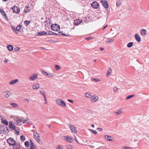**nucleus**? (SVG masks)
<instances>
[{
  "instance_id": "a211bd4d",
  "label": "nucleus",
  "mask_w": 149,
  "mask_h": 149,
  "mask_svg": "<svg viewBox=\"0 0 149 149\" xmlns=\"http://www.w3.org/2000/svg\"><path fill=\"white\" fill-rule=\"evenodd\" d=\"M135 39L136 40L137 42H141V39L140 37L137 33L136 34L134 35Z\"/></svg>"
},
{
  "instance_id": "423d86ee",
  "label": "nucleus",
  "mask_w": 149,
  "mask_h": 149,
  "mask_svg": "<svg viewBox=\"0 0 149 149\" xmlns=\"http://www.w3.org/2000/svg\"><path fill=\"white\" fill-rule=\"evenodd\" d=\"M103 138L107 141H113L114 140V138L113 137L107 135H104Z\"/></svg>"
},
{
  "instance_id": "7c9ffc66",
  "label": "nucleus",
  "mask_w": 149,
  "mask_h": 149,
  "mask_svg": "<svg viewBox=\"0 0 149 149\" xmlns=\"http://www.w3.org/2000/svg\"><path fill=\"white\" fill-rule=\"evenodd\" d=\"M114 39L113 38H108L107 40L106 41V43H109L110 42H112L114 41Z\"/></svg>"
},
{
  "instance_id": "1a4fd4ad",
  "label": "nucleus",
  "mask_w": 149,
  "mask_h": 149,
  "mask_svg": "<svg viewBox=\"0 0 149 149\" xmlns=\"http://www.w3.org/2000/svg\"><path fill=\"white\" fill-rule=\"evenodd\" d=\"M7 143L10 145H15V141L11 138H9L7 140Z\"/></svg>"
},
{
  "instance_id": "49530a36",
  "label": "nucleus",
  "mask_w": 149,
  "mask_h": 149,
  "mask_svg": "<svg viewBox=\"0 0 149 149\" xmlns=\"http://www.w3.org/2000/svg\"><path fill=\"white\" fill-rule=\"evenodd\" d=\"M20 48L18 47H16L14 48V50L15 52H18L20 50Z\"/></svg>"
},
{
  "instance_id": "9b49d317",
  "label": "nucleus",
  "mask_w": 149,
  "mask_h": 149,
  "mask_svg": "<svg viewBox=\"0 0 149 149\" xmlns=\"http://www.w3.org/2000/svg\"><path fill=\"white\" fill-rule=\"evenodd\" d=\"M12 10L14 12L17 13H19L20 10L19 8L15 6H13L12 8Z\"/></svg>"
},
{
  "instance_id": "de8ad7c7",
  "label": "nucleus",
  "mask_w": 149,
  "mask_h": 149,
  "mask_svg": "<svg viewBox=\"0 0 149 149\" xmlns=\"http://www.w3.org/2000/svg\"><path fill=\"white\" fill-rule=\"evenodd\" d=\"M87 112L89 114H92L93 113V111L91 109H88L87 110Z\"/></svg>"
},
{
  "instance_id": "6e6d98bb",
  "label": "nucleus",
  "mask_w": 149,
  "mask_h": 149,
  "mask_svg": "<svg viewBox=\"0 0 149 149\" xmlns=\"http://www.w3.org/2000/svg\"><path fill=\"white\" fill-rule=\"evenodd\" d=\"M53 32L51 31H49L48 32V34L49 35H52Z\"/></svg>"
},
{
  "instance_id": "f257e3e1",
  "label": "nucleus",
  "mask_w": 149,
  "mask_h": 149,
  "mask_svg": "<svg viewBox=\"0 0 149 149\" xmlns=\"http://www.w3.org/2000/svg\"><path fill=\"white\" fill-rule=\"evenodd\" d=\"M34 138L36 141L40 144H42V142L40 140V137L39 134L37 133L36 132H35L34 134Z\"/></svg>"
},
{
  "instance_id": "69168bd1",
  "label": "nucleus",
  "mask_w": 149,
  "mask_h": 149,
  "mask_svg": "<svg viewBox=\"0 0 149 149\" xmlns=\"http://www.w3.org/2000/svg\"><path fill=\"white\" fill-rule=\"evenodd\" d=\"M8 61L7 60H6L4 61V63H7L8 62Z\"/></svg>"
},
{
  "instance_id": "72a5a7b5",
  "label": "nucleus",
  "mask_w": 149,
  "mask_h": 149,
  "mask_svg": "<svg viewBox=\"0 0 149 149\" xmlns=\"http://www.w3.org/2000/svg\"><path fill=\"white\" fill-rule=\"evenodd\" d=\"M21 26L20 25H19L17 26L16 28V29L17 30V31L18 32L20 31L21 29Z\"/></svg>"
},
{
  "instance_id": "2eb2a0df",
  "label": "nucleus",
  "mask_w": 149,
  "mask_h": 149,
  "mask_svg": "<svg viewBox=\"0 0 149 149\" xmlns=\"http://www.w3.org/2000/svg\"><path fill=\"white\" fill-rule=\"evenodd\" d=\"M9 127L12 130H15V126L14 124H13V122L12 121L10 122L9 123Z\"/></svg>"
},
{
  "instance_id": "6e6552de",
  "label": "nucleus",
  "mask_w": 149,
  "mask_h": 149,
  "mask_svg": "<svg viewBox=\"0 0 149 149\" xmlns=\"http://www.w3.org/2000/svg\"><path fill=\"white\" fill-rule=\"evenodd\" d=\"M69 126L73 133H76L77 132V129L74 126L70 124Z\"/></svg>"
},
{
  "instance_id": "4468645a",
  "label": "nucleus",
  "mask_w": 149,
  "mask_h": 149,
  "mask_svg": "<svg viewBox=\"0 0 149 149\" xmlns=\"http://www.w3.org/2000/svg\"><path fill=\"white\" fill-rule=\"evenodd\" d=\"M82 22V20L79 19H76L74 20V24L75 25L77 26Z\"/></svg>"
},
{
  "instance_id": "052dcab7",
  "label": "nucleus",
  "mask_w": 149,
  "mask_h": 149,
  "mask_svg": "<svg viewBox=\"0 0 149 149\" xmlns=\"http://www.w3.org/2000/svg\"><path fill=\"white\" fill-rule=\"evenodd\" d=\"M97 129H99V130L100 131H101L103 130L101 128H97Z\"/></svg>"
},
{
  "instance_id": "a19ab883",
  "label": "nucleus",
  "mask_w": 149,
  "mask_h": 149,
  "mask_svg": "<svg viewBox=\"0 0 149 149\" xmlns=\"http://www.w3.org/2000/svg\"><path fill=\"white\" fill-rule=\"evenodd\" d=\"M30 23L31 21H30L26 20L24 22V24L26 25L29 24Z\"/></svg>"
},
{
  "instance_id": "37998d69",
  "label": "nucleus",
  "mask_w": 149,
  "mask_h": 149,
  "mask_svg": "<svg viewBox=\"0 0 149 149\" xmlns=\"http://www.w3.org/2000/svg\"><path fill=\"white\" fill-rule=\"evenodd\" d=\"M25 146L26 148H28L29 146V143L28 141H26L25 143Z\"/></svg>"
},
{
  "instance_id": "c85d7f7f",
  "label": "nucleus",
  "mask_w": 149,
  "mask_h": 149,
  "mask_svg": "<svg viewBox=\"0 0 149 149\" xmlns=\"http://www.w3.org/2000/svg\"><path fill=\"white\" fill-rule=\"evenodd\" d=\"M134 43L132 42H131L128 43L127 45V46L128 48L131 47L133 45Z\"/></svg>"
},
{
  "instance_id": "13d9d810",
  "label": "nucleus",
  "mask_w": 149,
  "mask_h": 149,
  "mask_svg": "<svg viewBox=\"0 0 149 149\" xmlns=\"http://www.w3.org/2000/svg\"><path fill=\"white\" fill-rule=\"evenodd\" d=\"M124 148L125 149H131V148L129 147H124Z\"/></svg>"
},
{
  "instance_id": "79ce46f5",
  "label": "nucleus",
  "mask_w": 149,
  "mask_h": 149,
  "mask_svg": "<svg viewBox=\"0 0 149 149\" xmlns=\"http://www.w3.org/2000/svg\"><path fill=\"white\" fill-rule=\"evenodd\" d=\"M134 96V95H129L126 97V100H127L128 99H129L132 97Z\"/></svg>"
},
{
  "instance_id": "20e7f679",
  "label": "nucleus",
  "mask_w": 149,
  "mask_h": 149,
  "mask_svg": "<svg viewBox=\"0 0 149 149\" xmlns=\"http://www.w3.org/2000/svg\"><path fill=\"white\" fill-rule=\"evenodd\" d=\"M52 29L55 31H58L60 30L59 25L57 24H53L51 26Z\"/></svg>"
},
{
  "instance_id": "bf43d9fd",
  "label": "nucleus",
  "mask_w": 149,
  "mask_h": 149,
  "mask_svg": "<svg viewBox=\"0 0 149 149\" xmlns=\"http://www.w3.org/2000/svg\"><path fill=\"white\" fill-rule=\"evenodd\" d=\"M28 120V119H26V120H24L23 121V123H25L26 121H27Z\"/></svg>"
},
{
  "instance_id": "c756f323",
  "label": "nucleus",
  "mask_w": 149,
  "mask_h": 149,
  "mask_svg": "<svg viewBox=\"0 0 149 149\" xmlns=\"http://www.w3.org/2000/svg\"><path fill=\"white\" fill-rule=\"evenodd\" d=\"M22 119H19L16 121V124L18 125H21V123L22 122Z\"/></svg>"
},
{
  "instance_id": "39448f33",
  "label": "nucleus",
  "mask_w": 149,
  "mask_h": 149,
  "mask_svg": "<svg viewBox=\"0 0 149 149\" xmlns=\"http://www.w3.org/2000/svg\"><path fill=\"white\" fill-rule=\"evenodd\" d=\"M38 78V75L36 73H33L29 77V79L30 80L34 81Z\"/></svg>"
},
{
  "instance_id": "f3484780",
  "label": "nucleus",
  "mask_w": 149,
  "mask_h": 149,
  "mask_svg": "<svg viewBox=\"0 0 149 149\" xmlns=\"http://www.w3.org/2000/svg\"><path fill=\"white\" fill-rule=\"evenodd\" d=\"M0 13L2 15L3 17L4 18L6 19L7 20V17L4 10L1 9H0Z\"/></svg>"
},
{
  "instance_id": "9d476101",
  "label": "nucleus",
  "mask_w": 149,
  "mask_h": 149,
  "mask_svg": "<svg viewBox=\"0 0 149 149\" xmlns=\"http://www.w3.org/2000/svg\"><path fill=\"white\" fill-rule=\"evenodd\" d=\"M92 7L94 8L97 9L99 6V4L96 1H94L91 4Z\"/></svg>"
},
{
  "instance_id": "a878e982",
  "label": "nucleus",
  "mask_w": 149,
  "mask_h": 149,
  "mask_svg": "<svg viewBox=\"0 0 149 149\" xmlns=\"http://www.w3.org/2000/svg\"><path fill=\"white\" fill-rule=\"evenodd\" d=\"M141 34L143 36H145L146 34V30L143 29L141 30Z\"/></svg>"
},
{
  "instance_id": "ea45409f",
  "label": "nucleus",
  "mask_w": 149,
  "mask_h": 149,
  "mask_svg": "<svg viewBox=\"0 0 149 149\" xmlns=\"http://www.w3.org/2000/svg\"><path fill=\"white\" fill-rule=\"evenodd\" d=\"M66 147L68 149H72L73 148L72 146L69 145H66Z\"/></svg>"
},
{
  "instance_id": "4c0bfd02",
  "label": "nucleus",
  "mask_w": 149,
  "mask_h": 149,
  "mask_svg": "<svg viewBox=\"0 0 149 149\" xmlns=\"http://www.w3.org/2000/svg\"><path fill=\"white\" fill-rule=\"evenodd\" d=\"M121 3V1L120 0H118L117 1L116 5L117 6H120Z\"/></svg>"
},
{
  "instance_id": "dca6fc26",
  "label": "nucleus",
  "mask_w": 149,
  "mask_h": 149,
  "mask_svg": "<svg viewBox=\"0 0 149 149\" xmlns=\"http://www.w3.org/2000/svg\"><path fill=\"white\" fill-rule=\"evenodd\" d=\"M40 88V84L38 83H35L32 85V88L34 90H36Z\"/></svg>"
},
{
  "instance_id": "a18cd8bd",
  "label": "nucleus",
  "mask_w": 149,
  "mask_h": 149,
  "mask_svg": "<svg viewBox=\"0 0 149 149\" xmlns=\"http://www.w3.org/2000/svg\"><path fill=\"white\" fill-rule=\"evenodd\" d=\"M89 130L94 134H96L97 133V131L95 130L91 129H89Z\"/></svg>"
},
{
  "instance_id": "473e14b6",
  "label": "nucleus",
  "mask_w": 149,
  "mask_h": 149,
  "mask_svg": "<svg viewBox=\"0 0 149 149\" xmlns=\"http://www.w3.org/2000/svg\"><path fill=\"white\" fill-rule=\"evenodd\" d=\"M91 94H90V93H86L85 96L86 97L89 98L91 96Z\"/></svg>"
},
{
  "instance_id": "4be33fe9",
  "label": "nucleus",
  "mask_w": 149,
  "mask_h": 149,
  "mask_svg": "<svg viewBox=\"0 0 149 149\" xmlns=\"http://www.w3.org/2000/svg\"><path fill=\"white\" fill-rule=\"evenodd\" d=\"M65 138H66L67 141L70 142H73V138L71 137L70 138L68 137H65Z\"/></svg>"
},
{
  "instance_id": "aec40b11",
  "label": "nucleus",
  "mask_w": 149,
  "mask_h": 149,
  "mask_svg": "<svg viewBox=\"0 0 149 149\" xmlns=\"http://www.w3.org/2000/svg\"><path fill=\"white\" fill-rule=\"evenodd\" d=\"M30 148L29 149H35L36 147L31 140H30Z\"/></svg>"
},
{
  "instance_id": "6ab92c4d",
  "label": "nucleus",
  "mask_w": 149,
  "mask_h": 149,
  "mask_svg": "<svg viewBox=\"0 0 149 149\" xmlns=\"http://www.w3.org/2000/svg\"><path fill=\"white\" fill-rule=\"evenodd\" d=\"M123 108H120L117 111L114 112V114L116 116L119 115L123 113Z\"/></svg>"
},
{
  "instance_id": "c9c22d12",
  "label": "nucleus",
  "mask_w": 149,
  "mask_h": 149,
  "mask_svg": "<svg viewBox=\"0 0 149 149\" xmlns=\"http://www.w3.org/2000/svg\"><path fill=\"white\" fill-rule=\"evenodd\" d=\"M55 68L57 71L58 70L61 68V67L59 65H55Z\"/></svg>"
},
{
  "instance_id": "0e129e2a",
  "label": "nucleus",
  "mask_w": 149,
  "mask_h": 149,
  "mask_svg": "<svg viewBox=\"0 0 149 149\" xmlns=\"http://www.w3.org/2000/svg\"><path fill=\"white\" fill-rule=\"evenodd\" d=\"M100 49L101 51H103L104 50V49L102 47H100Z\"/></svg>"
},
{
  "instance_id": "3c124183",
  "label": "nucleus",
  "mask_w": 149,
  "mask_h": 149,
  "mask_svg": "<svg viewBox=\"0 0 149 149\" xmlns=\"http://www.w3.org/2000/svg\"><path fill=\"white\" fill-rule=\"evenodd\" d=\"M118 90V88L116 87H114L113 88V91L114 92Z\"/></svg>"
},
{
  "instance_id": "b1692460",
  "label": "nucleus",
  "mask_w": 149,
  "mask_h": 149,
  "mask_svg": "<svg viewBox=\"0 0 149 149\" xmlns=\"http://www.w3.org/2000/svg\"><path fill=\"white\" fill-rule=\"evenodd\" d=\"M18 80L17 79H15L14 80H13L11 81H10L9 82V84L10 85H13L14 84H15L16 83L17 81H18Z\"/></svg>"
},
{
  "instance_id": "e433bc0d",
  "label": "nucleus",
  "mask_w": 149,
  "mask_h": 149,
  "mask_svg": "<svg viewBox=\"0 0 149 149\" xmlns=\"http://www.w3.org/2000/svg\"><path fill=\"white\" fill-rule=\"evenodd\" d=\"M20 148V144H17L16 146L14 147V149H19Z\"/></svg>"
},
{
  "instance_id": "412c9836",
  "label": "nucleus",
  "mask_w": 149,
  "mask_h": 149,
  "mask_svg": "<svg viewBox=\"0 0 149 149\" xmlns=\"http://www.w3.org/2000/svg\"><path fill=\"white\" fill-rule=\"evenodd\" d=\"M112 71V70L111 68H109L106 74V77H107L110 75Z\"/></svg>"
},
{
  "instance_id": "4d7b16f0",
  "label": "nucleus",
  "mask_w": 149,
  "mask_h": 149,
  "mask_svg": "<svg viewBox=\"0 0 149 149\" xmlns=\"http://www.w3.org/2000/svg\"><path fill=\"white\" fill-rule=\"evenodd\" d=\"M24 100L27 102H28L30 101V100L27 98L25 99Z\"/></svg>"
},
{
  "instance_id": "09e8293b",
  "label": "nucleus",
  "mask_w": 149,
  "mask_h": 149,
  "mask_svg": "<svg viewBox=\"0 0 149 149\" xmlns=\"http://www.w3.org/2000/svg\"><path fill=\"white\" fill-rule=\"evenodd\" d=\"M63 146L60 145L58 146L56 148V149H62Z\"/></svg>"
},
{
  "instance_id": "7ed1b4c3",
  "label": "nucleus",
  "mask_w": 149,
  "mask_h": 149,
  "mask_svg": "<svg viewBox=\"0 0 149 149\" xmlns=\"http://www.w3.org/2000/svg\"><path fill=\"white\" fill-rule=\"evenodd\" d=\"M42 72L44 76H47V77H51L54 76L53 73L49 72H46L44 70H42Z\"/></svg>"
},
{
  "instance_id": "393cba45",
  "label": "nucleus",
  "mask_w": 149,
  "mask_h": 149,
  "mask_svg": "<svg viewBox=\"0 0 149 149\" xmlns=\"http://www.w3.org/2000/svg\"><path fill=\"white\" fill-rule=\"evenodd\" d=\"M7 48L10 51H12L13 49V47L11 45H8Z\"/></svg>"
},
{
  "instance_id": "f03ea898",
  "label": "nucleus",
  "mask_w": 149,
  "mask_h": 149,
  "mask_svg": "<svg viewBox=\"0 0 149 149\" xmlns=\"http://www.w3.org/2000/svg\"><path fill=\"white\" fill-rule=\"evenodd\" d=\"M56 104L59 106L63 107H65L66 104L61 99L58 98L56 100Z\"/></svg>"
},
{
  "instance_id": "e2e57ef3",
  "label": "nucleus",
  "mask_w": 149,
  "mask_h": 149,
  "mask_svg": "<svg viewBox=\"0 0 149 149\" xmlns=\"http://www.w3.org/2000/svg\"><path fill=\"white\" fill-rule=\"evenodd\" d=\"M52 35H58V34L56 33H54V32H53V34H52Z\"/></svg>"
},
{
  "instance_id": "5701e85b",
  "label": "nucleus",
  "mask_w": 149,
  "mask_h": 149,
  "mask_svg": "<svg viewBox=\"0 0 149 149\" xmlns=\"http://www.w3.org/2000/svg\"><path fill=\"white\" fill-rule=\"evenodd\" d=\"M30 10V8L28 6H26L25 8L24 12L26 13L29 11Z\"/></svg>"
},
{
  "instance_id": "680f3d73",
  "label": "nucleus",
  "mask_w": 149,
  "mask_h": 149,
  "mask_svg": "<svg viewBox=\"0 0 149 149\" xmlns=\"http://www.w3.org/2000/svg\"><path fill=\"white\" fill-rule=\"evenodd\" d=\"M74 138H75V140L77 142V143H79V142L78 141V140H77V139L76 137L75 136H74Z\"/></svg>"
},
{
  "instance_id": "bb28decb",
  "label": "nucleus",
  "mask_w": 149,
  "mask_h": 149,
  "mask_svg": "<svg viewBox=\"0 0 149 149\" xmlns=\"http://www.w3.org/2000/svg\"><path fill=\"white\" fill-rule=\"evenodd\" d=\"M1 122L6 125H8V121L6 120H2Z\"/></svg>"
},
{
  "instance_id": "f8f14e48",
  "label": "nucleus",
  "mask_w": 149,
  "mask_h": 149,
  "mask_svg": "<svg viewBox=\"0 0 149 149\" xmlns=\"http://www.w3.org/2000/svg\"><path fill=\"white\" fill-rule=\"evenodd\" d=\"M101 2L103 6L105 8H108L109 7L108 2L106 0H102Z\"/></svg>"
},
{
  "instance_id": "774afa93",
  "label": "nucleus",
  "mask_w": 149,
  "mask_h": 149,
  "mask_svg": "<svg viewBox=\"0 0 149 149\" xmlns=\"http://www.w3.org/2000/svg\"><path fill=\"white\" fill-rule=\"evenodd\" d=\"M91 126L92 127H94V126H95L94 125H93V124H92V125H91Z\"/></svg>"
},
{
  "instance_id": "5fc2aeb1",
  "label": "nucleus",
  "mask_w": 149,
  "mask_h": 149,
  "mask_svg": "<svg viewBox=\"0 0 149 149\" xmlns=\"http://www.w3.org/2000/svg\"><path fill=\"white\" fill-rule=\"evenodd\" d=\"M92 39H93V38L90 37H89L88 38H86L85 39H87V40L88 41V40H91Z\"/></svg>"
},
{
  "instance_id": "8fccbe9b",
  "label": "nucleus",
  "mask_w": 149,
  "mask_h": 149,
  "mask_svg": "<svg viewBox=\"0 0 149 149\" xmlns=\"http://www.w3.org/2000/svg\"><path fill=\"white\" fill-rule=\"evenodd\" d=\"M58 33H59V34L60 35H62L63 36H68V35H66L65 34H63V33H62V31L59 32Z\"/></svg>"
},
{
  "instance_id": "864d4df0",
  "label": "nucleus",
  "mask_w": 149,
  "mask_h": 149,
  "mask_svg": "<svg viewBox=\"0 0 149 149\" xmlns=\"http://www.w3.org/2000/svg\"><path fill=\"white\" fill-rule=\"evenodd\" d=\"M93 80L95 81H100L99 79H98L97 78H95L93 79Z\"/></svg>"
},
{
  "instance_id": "2f4dec72",
  "label": "nucleus",
  "mask_w": 149,
  "mask_h": 149,
  "mask_svg": "<svg viewBox=\"0 0 149 149\" xmlns=\"http://www.w3.org/2000/svg\"><path fill=\"white\" fill-rule=\"evenodd\" d=\"M10 104L14 107L17 108L19 106L18 104L16 103H12Z\"/></svg>"
},
{
  "instance_id": "c03bdc74",
  "label": "nucleus",
  "mask_w": 149,
  "mask_h": 149,
  "mask_svg": "<svg viewBox=\"0 0 149 149\" xmlns=\"http://www.w3.org/2000/svg\"><path fill=\"white\" fill-rule=\"evenodd\" d=\"M20 139L22 141H24L25 140V137L23 135H22L20 136Z\"/></svg>"
},
{
  "instance_id": "f704fd0d",
  "label": "nucleus",
  "mask_w": 149,
  "mask_h": 149,
  "mask_svg": "<svg viewBox=\"0 0 149 149\" xmlns=\"http://www.w3.org/2000/svg\"><path fill=\"white\" fill-rule=\"evenodd\" d=\"M12 30H13V31H14V32L15 33H16L17 34H18V32L17 31L16 28L14 27H13V26H12Z\"/></svg>"
},
{
  "instance_id": "ddd939ff",
  "label": "nucleus",
  "mask_w": 149,
  "mask_h": 149,
  "mask_svg": "<svg viewBox=\"0 0 149 149\" xmlns=\"http://www.w3.org/2000/svg\"><path fill=\"white\" fill-rule=\"evenodd\" d=\"M3 93H4V97L6 98L9 97L12 94V93L9 91L4 92Z\"/></svg>"
},
{
  "instance_id": "cd10ccee",
  "label": "nucleus",
  "mask_w": 149,
  "mask_h": 149,
  "mask_svg": "<svg viewBox=\"0 0 149 149\" xmlns=\"http://www.w3.org/2000/svg\"><path fill=\"white\" fill-rule=\"evenodd\" d=\"M47 34V33L46 32L43 31L42 32H38V36H40L42 35H45Z\"/></svg>"
},
{
  "instance_id": "58836bf2",
  "label": "nucleus",
  "mask_w": 149,
  "mask_h": 149,
  "mask_svg": "<svg viewBox=\"0 0 149 149\" xmlns=\"http://www.w3.org/2000/svg\"><path fill=\"white\" fill-rule=\"evenodd\" d=\"M39 92L42 95H43L44 97H45L46 96H45V93H44L43 91H39Z\"/></svg>"
},
{
  "instance_id": "338daca9",
  "label": "nucleus",
  "mask_w": 149,
  "mask_h": 149,
  "mask_svg": "<svg viewBox=\"0 0 149 149\" xmlns=\"http://www.w3.org/2000/svg\"><path fill=\"white\" fill-rule=\"evenodd\" d=\"M68 101H69V102H70L72 103H73V101L72 100H68Z\"/></svg>"
},
{
  "instance_id": "0eeeda50",
  "label": "nucleus",
  "mask_w": 149,
  "mask_h": 149,
  "mask_svg": "<svg viewBox=\"0 0 149 149\" xmlns=\"http://www.w3.org/2000/svg\"><path fill=\"white\" fill-rule=\"evenodd\" d=\"M99 98V97L96 95L95 94L91 97V101L92 102H97Z\"/></svg>"
},
{
  "instance_id": "603ef678",
  "label": "nucleus",
  "mask_w": 149,
  "mask_h": 149,
  "mask_svg": "<svg viewBox=\"0 0 149 149\" xmlns=\"http://www.w3.org/2000/svg\"><path fill=\"white\" fill-rule=\"evenodd\" d=\"M44 97V98L45 99V104H47V100L46 98V96L45 97Z\"/></svg>"
}]
</instances>
